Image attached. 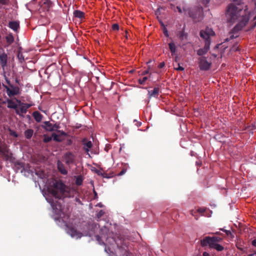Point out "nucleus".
Masks as SVG:
<instances>
[{"mask_svg":"<svg viewBox=\"0 0 256 256\" xmlns=\"http://www.w3.org/2000/svg\"><path fill=\"white\" fill-rule=\"evenodd\" d=\"M104 214V212L103 210H100L99 212L98 213L96 216L98 218H101Z\"/></svg>","mask_w":256,"mask_h":256,"instance_id":"39","label":"nucleus"},{"mask_svg":"<svg viewBox=\"0 0 256 256\" xmlns=\"http://www.w3.org/2000/svg\"><path fill=\"white\" fill-rule=\"evenodd\" d=\"M84 150L86 152H88V148H90L92 147V144L91 141H86L85 142V140H84Z\"/></svg>","mask_w":256,"mask_h":256,"instance_id":"24","label":"nucleus"},{"mask_svg":"<svg viewBox=\"0 0 256 256\" xmlns=\"http://www.w3.org/2000/svg\"><path fill=\"white\" fill-rule=\"evenodd\" d=\"M198 64L200 69L201 70L207 71L209 70L212 66V62L207 60L206 56H200L198 58Z\"/></svg>","mask_w":256,"mask_h":256,"instance_id":"4","label":"nucleus"},{"mask_svg":"<svg viewBox=\"0 0 256 256\" xmlns=\"http://www.w3.org/2000/svg\"><path fill=\"white\" fill-rule=\"evenodd\" d=\"M6 102L8 103V108H13L15 110L16 114H19V110L18 108V104H16L12 100L7 98L6 102L3 101L2 102V104H5Z\"/></svg>","mask_w":256,"mask_h":256,"instance_id":"10","label":"nucleus"},{"mask_svg":"<svg viewBox=\"0 0 256 256\" xmlns=\"http://www.w3.org/2000/svg\"><path fill=\"white\" fill-rule=\"evenodd\" d=\"M202 256H210V254L206 252H203Z\"/></svg>","mask_w":256,"mask_h":256,"instance_id":"53","label":"nucleus"},{"mask_svg":"<svg viewBox=\"0 0 256 256\" xmlns=\"http://www.w3.org/2000/svg\"><path fill=\"white\" fill-rule=\"evenodd\" d=\"M236 6L234 4L228 5L226 16L228 22L234 23L238 21V24L234 27V30H240L248 22L250 18V12L248 6Z\"/></svg>","mask_w":256,"mask_h":256,"instance_id":"1","label":"nucleus"},{"mask_svg":"<svg viewBox=\"0 0 256 256\" xmlns=\"http://www.w3.org/2000/svg\"><path fill=\"white\" fill-rule=\"evenodd\" d=\"M34 131L32 129H28L24 132L25 137L28 139H30L33 134Z\"/></svg>","mask_w":256,"mask_h":256,"instance_id":"27","label":"nucleus"},{"mask_svg":"<svg viewBox=\"0 0 256 256\" xmlns=\"http://www.w3.org/2000/svg\"><path fill=\"white\" fill-rule=\"evenodd\" d=\"M125 247H127L126 246L124 245V246H122L121 248H124V256H132V254L130 252L126 249H125Z\"/></svg>","mask_w":256,"mask_h":256,"instance_id":"32","label":"nucleus"},{"mask_svg":"<svg viewBox=\"0 0 256 256\" xmlns=\"http://www.w3.org/2000/svg\"><path fill=\"white\" fill-rule=\"evenodd\" d=\"M254 20H256V16L254 17Z\"/></svg>","mask_w":256,"mask_h":256,"instance_id":"62","label":"nucleus"},{"mask_svg":"<svg viewBox=\"0 0 256 256\" xmlns=\"http://www.w3.org/2000/svg\"><path fill=\"white\" fill-rule=\"evenodd\" d=\"M178 36L181 40H183L187 39L188 34L182 30L178 32Z\"/></svg>","mask_w":256,"mask_h":256,"instance_id":"26","label":"nucleus"},{"mask_svg":"<svg viewBox=\"0 0 256 256\" xmlns=\"http://www.w3.org/2000/svg\"><path fill=\"white\" fill-rule=\"evenodd\" d=\"M178 56H176L174 58V61L176 62H178Z\"/></svg>","mask_w":256,"mask_h":256,"instance_id":"54","label":"nucleus"},{"mask_svg":"<svg viewBox=\"0 0 256 256\" xmlns=\"http://www.w3.org/2000/svg\"><path fill=\"white\" fill-rule=\"evenodd\" d=\"M32 116L34 118L35 120L38 122H40L43 117V116L38 111L33 112Z\"/></svg>","mask_w":256,"mask_h":256,"instance_id":"22","label":"nucleus"},{"mask_svg":"<svg viewBox=\"0 0 256 256\" xmlns=\"http://www.w3.org/2000/svg\"><path fill=\"white\" fill-rule=\"evenodd\" d=\"M7 55L5 53L0 54V64L4 68L7 63Z\"/></svg>","mask_w":256,"mask_h":256,"instance_id":"18","label":"nucleus"},{"mask_svg":"<svg viewBox=\"0 0 256 256\" xmlns=\"http://www.w3.org/2000/svg\"><path fill=\"white\" fill-rule=\"evenodd\" d=\"M62 158L66 164L70 165L74 162L76 156L72 152H68L64 154Z\"/></svg>","mask_w":256,"mask_h":256,"instance_id":"7","label":"nucleus"},{"mask_svg":"<svg viewBox=\"0 0 256 256\" xmlns=\"http://www.w3.org/2000/svg\"><path fill=\"white\" fill-rule=\"evenodd\" d=\"M58 132L60 133L59 134H56V133L52 134V137L53 140L56 142H62L64 140V138H62V136H66V134L64 132L61 130H58Z\"/></svg>","mask_w":256,"mask_h":256,"instance_id":"12","label":"nucleus"},{"mask_svg":"<svg viewBox=\"0 0 256 256\" xmlns=\"http://www.w3.org/2000/svg\"><path fill=\"white\" fill-rule=\"evenodd\" d=\"M256 26V22H255L254 26H252V28H254Z\"/></svg>","mask_w":256,"mask_h":256,"instance_id":"58","label":"nucleus"},{"mask_svg":"<svg viewBox=\"0 0 256 256\" xmlns=\"http://www.w3.org/2000/svg\"><path fill=\"white\" fill-rule=\"evenodd\" d=\"M252 244L253 246L256 247V239H254L252 241Z\"/></svg>","mask_w":256,"mask_h":256,"instance_id":"51","label":"nucleus"},{"mask_svg":"<svg viewBox=\"0 0 256 256\" xmlns=\"http://www.w3.org/2000/svg\"><path fill=\"white\" fill-rule=\"evenodd\" d=\"M16 102L18 104V105L20 106V109H18L20 113L19 114H18L20 116L23 117V114H26L28 110H26L24 106L23 105V104L20 100L16 99Z\"/></svg>","mask_w":256,"mask_h":256,"instance_id":"16","label":"nucleus"},{"mask_svg":"<svg viewBox=\"0 0 256 256\" xmlns=\"http://www.w3.org/2000/svg\"><path fill=\"white\" fill-rule=\"evenodd\" d=\"M149 73V70H146L144 71L142 73V75H145V74H148Z\"/></svg>","mask_w":256,"mask_h":256,"instance_id":"52","label":"nucleus"},{"mask_svg":"<svg viewBox=\"0 0 256 256\" xmlns=\"http://www.w3.org/2000/svg\"><path fill=\"white\" fill-rule=\"evenodd\" d=\"M222 240V238L218 236H206L200 240V244L202 247L208 246L210 248H214L215 246Z\"/></svg>","mask_w":256,"mask_h":256,"instance_id":"3","label":"nucleus"},{"mask_svg":"<svg viewBox=\"0 0 256 256\" xmlns=\"http://www.w3.org/2000/svg\"><path fill=\"white\" fill-rule=\"evenodd\" d=\"M57 167L58 171L62 174L66 175L68 174V170H66L64 165L60 161L57 162Z\"/></svg>","mask_w":256,"mask_h":256,"instance_id":"14","label":"nucleus"},{"mask_svg":"<svg viewBox=\"0 0 256 256\" xmlns=\"http://www.w3.org/2000/svg\"><path fill=\"white\" fill-rule=\"evenodd\" d=\"M52 206L54 210L56 208L58 210V212H56V214L58 215L60 218H62L63 217L62 216V214L64 215V214L62 212L61 205L59 204H54V203H52Z\"/></svg>","mask_w":256,"mask_h":256,"instance_id":"20","label":"nucleus"},{"mask_svg":"<svg viewBox=\"0 0 256 256\" xmlns=\"http://www.w3.org/2000/svg\"><path fill=\"white\" fill-rule=\"evenodd\" d=\"M164 65H165L164 62H160V63L159 64V65H158V68H162L163 67H164Z\"/></svg>","mask_w":256,"mask_h":256,"instance_id":"47","label":"nucleus"},{"mask_svg":"<svg viewBox=\"0 0 256 256\" xmlns=\"http://www.w3.org/2000/svg\"><path fill=\"white\" fill-rule=\"evenodd\" d=\"M148 80V78L146 76H144L142 78V79L138 80V82L140 84H143L145 82Z\"/></svg>","mask_w":256,"mask_h":256,"instance_id":"38","label":"nucleus"},{"mask_svg":"<svg viewBox=\"0 0 256 256\" xmlns=\"http://www.w3.org/2000/svg\"><path fill=\"white\" fill-rule=\"evenodd\" d=\"M224 232H226V234L227 236H229L232 234L230 230H224Z\"/></svg>","mask_w":256,"mask_h":256,"instance_id":"50","label":"nucleus"},{"mask_svg":"<svg viewBox=\"0 0 256 256\" xmlns=\"http://www.w3.org/2000/svg\"><path fill=\"white\" fill-rule=\"evenodd\" d=\"M176 8L178 10V12L180 14H182L184 12L186 14L187 12V11L188 10V8H183V9L182 10L180 6H177L176 7Z\"/></svg>","mask_w":256,"mask_h":256,"instance_id":"33","label":"nucleus"},{"mask_svg":"<svg viewBox=\"0 0 256 256\" xmlns=\"http://www.w3.org/2000/svg\"><path fill=\"white\" fill-rule=\"evenodd\" d=\"M216 234H221L220 233V232H216L214 233Z\"/></svg>","mask_w":256,"mask_h":256,"instance_id":"57","label":"nucleus"},{"mask_svg":"<svg viewBox=\"0 0 256 256\" xmlns=\"http://www.w3.org/2000/svg\"><path fill=\"white\" fill-rule=\"evenodd\" d=\"M188 14L190 17L192 18L194 20L197 21L199 20V19H197V14H198L200 15L201 13V12L200 10H188Z\"/></svg>","mask_w":256,"mask_h":256,"instance_id":"15","label":"nucleus"},{"mask_svg":"<svg viewBox=\"0 0 256 256\" xmlns=\"http://www.w3.org/2000/svg\"><path fill=\"white\" fill-rule=\"evenodd\" d=\"M238 30H234V28L232 32H230L229 36L225 40V42H228L234 38L238 37V35L237 34V32Z\"/></svg>","mask_w":256,"mask_h":256,"instance_id":"19","label":"nucleus"},{"mask_svg":"<svg viewBox=\"0 0 256 256\" xmlns=\"http://www.w3.org/2000/svg\"><path fill=\"white\" fill-rule=\"evenodd\" d=\"M160 92V89L159 87H155L153 90H148V98H151L152 97L158 98Z\"/></svg>","mask_w":256,"mask_h":256,"instance_id":"13","label":"nucleus"},{"mask_svg":"<svg viewBox=\"0 0 256 256\" xmlns=\"http://www.w3.org/2000/svg\"><path fill=\"white\" fill-rule=\"evenodd\" d=\"M233 48H234V50H236V51H239L240 50V48H239L238 46H236V44L234 45Z\"/></svg>","mask_w":256,"mask_h":256,"instance_id":"48","label":"nucleus"},{"mask_svg":"<svg viewBox=\"0 0 256 256\" xmlns=\"http://www.w3.org/2000/svg\"><path fill=\"white\" fill-rule=\"evenodd\" d=\"M200 36L204 40L205 42L208 41L210 42V36H214L215 33L212 28H206L205 30H202L200 32Z\"/></svg>","mask_w":256,"mask_h":256,"instance_id":"5","label":"nucleus"},{"mask_svg":"<svg viewBox=\"0 0 256 256\" xmlns=\"http://www.w3.org/2000/svg\"><path fill=\"white\" fill-rule=\"evenodd\" d=\"M83 182V180L82 178V177L80 176H77L76 177V180L75 182L77 186H80L82 184Z\"/></svg>","mask_w":256,"mask_h":256,"instance_id":"29","label":"nucleus"},{"mask_svg":"<svg viewBox=\"0 0 256 256\" xmlns=\"http://www.w3.org/2000/svg\"><path fill=\"white\" fill-rule=\"evenodd\" d=\"M232 1L234 2H235L236 4H238V5H240V0H231Z\"/></svg>","mask_w":256,"mask_h":256,"instance_id":"49","label":"nucleus"},{"mask_svg":"<svg viewBox=\"0 0 256 256\" xmlns=\"http://www.w3.org/2000/svg\"><path fill=\"white\" fill-rule=\"evenodd\" d=\"M66 188V185L62 181H56L54 184V187L51 190L50 192L55 198L60 199L64 196Z\"/></svg>","mask_w":256,"mask_h":256,"instance_id":"2","label":"nucleus"},{"mask_svg":"<svg viewBox=\"0 0 256 256\" xmlns=\"http://www.w3.org/2000/svg\"><path fill=\"white\" fill-rule=\"evenodd\" d=\"M125 168H122V170L120 171V172L118 174V175L119 176H122L124 174L126 173V170H127V167H128V165L126 164L125 165Z\"/></svg>","mask_w":256,"mask_h":256,"instance_id":"36","label":"nucleus"},{"mask_svg":"<svg viewBox=\"0 0 256 256\" xmlns=\"http://www.w3.org/2000/svg\"><path fill=\"white\" fill-rule=\"evenodd\" d=\"M251 252H252L251 254H248V256H254V255L256 254V250H252Z\"/></svg>","mask_w":256,"mask_h":256,"instance_id":"46","label":"nucleus"},{"mask_svg":"<svg viewBox=\"0 0 256 256\" xmlns=\"http://www.w3.org/2000/svg\"><path fill=\"white\" fill-rule=\"evenodd\" d=\"M52 128H54V131L60 128V126L59 124H52Z\"/></svg>","mask_w":256,"mask_h":256,"instance_id":"43","label":"nucleus"},{"mask_svg":"<svg viewBox=\"0 0 256 256\" xmlns=\"http://www.w3.org/2000/svg\"><path fill=\"white\" fill-rule=\"evenodd\" d=\"M0 154H2L6 160H10L12 158V154L6 146H0Z\"/></svg>","mask_w":256,"mask_h":256,"instance_id":"9","label":"nucleus"},{"mask_svg":"<svg viewBox=\"0 0 256 256\" xmlns=\"http://www.w3.org/2000/svg\"><path fill=\"white\" fill-rule=\"evenodd\" d=\"M237 248L240 250H243V248L240 246H237Z\"/></svg>","mask_w":256,"mask_h":256,"instance_id":"56","label":"nucleus"},{"mask_svg":"<svg viewBox=\"0 0 256 256\" xmlns=\"http://www.w3.org/2000/svg\"><path fill=\"white\" fill-rule=\"evenodd\" d=\"M102 176H103V177H104V178H108V177L107 176V174H104L102 175Z\"/></svg>","mask_w":256,"mask_h":256,"instance_id":"55","label":"nucleus"},{"mask_svg":"<svg viewBox=\"0 0 256 256\" xmlns=\"http://www.w3.org/2000/svg\"><path fill=\"white\" fill-rule=\"evenodd\" d=\"M9 2V0H0V4L2 5H6Z\"/></svg>","mask_w":256,"mask_h":256,"instance_id":"42","label":"nucleus"},{"mask_svg":"<svg viewBox=\"0 0 256 256\" xmlns=\"http://www.w3.org/2000/svg\"><path fill=\"white\" fill-rule=\"evenodd\" d=\"M68 233L72 237L76 238H80L82 236L80 232L78 231L75 228L71 226H68Z\"/></svg>","mask_w":256,"mask_h":256,"instance_id":"8","label":"nucleus"},{"mask_svg":"<svg viewBox=\"0 0 256 256\" xmlns=\"http://www.w3.org/2000/svg\"><path fill=\"white\" fill-rule=\"evenodd\" d=\"M206 210V209L204 208H199L198 209L197 211L199 212V213H201V214H202L204 213Z\"/></svg>","mask_w":256,"mask_h":256,"instance_id":"44","label":"nucleus"},{"mask_svg":"<svg viewBox=\"0 0 256 256\" xmlns=\"http://www.w3.org/2000/svg\"><path fill=\"white\" fill-rule=\"evenodd\" d=\"M1 100V99H0V100Z\"/></svg>","mask_w":256,"mask_h":256,"instance_id":"63","label":"nucleus"},{"mask_svg":"<svg viewBox=\"0 0 256 256\" xmlns=\"http://www.w3.org/2000/svg\"><path fill=\"white\" fill-rule=\"evenodd\" d=\"M44 126H42V128L45 129L46 131L52 132L54 128H52V124L49 121H45L43 122Z\"/></svg>","mask_w":256,"mask_h":256,"instance_id":"21","label":"nucleus"},{"mask_svg":"<svg viewBox=\"0 0 256 256\" xmlns=\"http://www.w3.org/2000/svg\"><path fill=\"white\" fill-rule=\"evenodd\" d=\"M169 48L170 50L172 56H174L176 52V48L174 42H171L168 44Z\"/></svg>","mask_w":256,"mask_h":256,"instance_id":"23","label":"nucleus"},{"mask_svg":"<svg viewBox=\"0 0 256 256\" xmlns=\"http://www.w3.org/2000/svg\"><path fill=\"white\" fill-rule=\"evenodd\" d=\"M18 58L21 62L24 61V56L22 53L19 52L18 54Z\"/></svg>","mask_w":256,"mask_h":256,"instance_id":"35","label":"nucleus"},{"mask_svg":"<svg viewBox=\"0 0 256 256\" xmlns=\"http://www.w3.org/2000/svg\"><path fill=\"white\" fill-rule=\"evenodd\" d=\"M74 16L76 18L82 19L84 16V13L80 10H76L74 12Z\"/></svg>","mask_w":256,"mask_h":256,"instance_id":"25","label":"nucleus"},{"mask_svg":"<svg viewBox=\"0 0 256 256\" xmlns=\"http://www.w3.org/2000/svg\"><path fill=\"white\" fill-rule=\"evenodd\" d=\"M23 105L24 106L26 110H28V109L30 108L32 105V104H26V103H23L22 102Z\"/></svg>","mask_w":256,"mask_h":256,"instance_id":"41","label":"nucleus"},{"mask_svg":"<svg viewBox=\"0 0 256 256\" xmlns=\"http://www.w3.org/2000/svg\"><path fill=\"white\" fill-rule=\"evenodd\" d=\"M52 136H50L48 135L45 134L44 136L43 141L44 142H48L52 140Z\"/></svg>","mask_w":256,"mask_h":256,"instance_id":"30","label":"nucleus"},{"mask_svg":"<svg viewBox=\"0 0 256 256\" xmlns=\"http://www.w3.org/2000/svg\"><path fill=\"white\" fill-rule=\"evenodd\" d=\"M7 83L12 88V90L10 89V88L6 85H3L4 88L6 89V93L10 97H12L15 95L18 94H19V88L18 86L14 87L12 85L10 84V80H6Z\"/></svg>","mask_w":256,"mask_h":256,"instance_id":"6","label":"nucleus"},{"mask_svg":"<svg viewBox=\"0 0 256 256\" xmlns=\"http://www.w3.org/2000/svg\"><path fill=\"white\" fill-rule=\"evenodd\" d=\"M162 26L164 27V29H163V32H164V36L166 37H168L169 34H168V31L166 28L164 26V24L163 23H162Z\"/></svg>","mask_w":256,"mask_h":256,"instance_id":"34","label":"nucleus"},{"mask_svg":"<svg viewBox=\"0 0 256 256\" xmlns=\"http://www.w3.org/2000/svg\"><path fill=\"white\" fill-rule=\"evenodd\" d=\"M214 248L218 252H221L224 250V246L220 245L218 244H216Z\"/></svg>","mask_w":256,"mask_h":256,"instance_id":"31","label":"nucleus"},{"mask_svg":"<svg viewBox=\"0 0 256 256\" xmlns=\"http://www.w3.org/2000/svg\"><path fill=\"white\" fill-rule=\"evenodd\" d=\"M255 8H256V0H254Z\"/></svg>","mask_w":256,"mask_h":256,"instance_id":"60","label":"nucleus"},{"mask_svg":"<svg viewBox=\"0 0 256 256\" xmlns=\"http://www.w3.org/2000/svg\"><path fill=\"white\" fill-rule=\"evenodd\" d=\"M210 48V42L208 41H207L206 42L204 43V46L203 48H200L197 50L196 54L199 56H204L208 52Z\"/></svg>","mask_w":256,"mask_h":256,"instance_id":"11","label":"nucleus"},{"mask_svg":"<svg viewBox=\"0 0 256 256\" xmlns=\"http://www.w3.org/2000/svg\"><path fill=\"white\" fill-rule=\"evenodd\" d=\"M112 28L113 30H118L120 27L118 24H114L112 25Z\"/></svg>","mask_w":256,"mask_h":256,"instance_id":"37","label":"nucleus"},{"mask_svg":"<svg viewBox=\"0 0 256 256\" xmlns=\"http://www.w3.org/2000/svg\"><path fill=\"white\" fill-rule=\"evenodd\" d=\"M6 41L8 44H12L14 41V38L12 34H9L6 37Z\"/></svg>","mask_w":256,"mask_h":256,"instance_id":"28","label":"nucleus"},{"mask_svg":"<svg viewBox=\"0 0 256 256\" xmlns=\"http://www.w3.org/2000/svg\"><path fill=\"white\" fill-rule=\"evenodd\" d=\"M71 143H72V141H71V140H68V144H71Z\"/></svg>","mask_w":256,"mask_h":256,"instance_id":"59","label":"nucleus"},{"mask_svg":"<svg viewBox=\"0 0 256 256\" xmlns=\"http://www.w3.org/2000/svg\"><path fill=\"white\" fill-rule=\"evenodd\" d=\"M8 27L14 31L17 32L20 28V23L18 21H11L8 23Z\"/></svg>","mask_w":256,"mask_h":256,"instance_id":"17","label":"nucleus"},{"mask_svg":"<svg viewBox=\"0 0 256 256\" xmlns=\"http://www.w3.org/2000/svg\"><path fill=\"white\" fill-rule=\"evenodd\" d=\"M220 230L223 231L224 232V230H226L224 229V228H220Z\"/></svg>","mask_w":256,"mask_h":256,"instance_id":"61","label":"nucleus"},{"mask_svg":"<svg viewBox=\"0 0 256 256\" xmlns=\"http://www.w3.org/2000/svg\"><path fill=\"white\" fill-rule=\"evenodd\" d=\"M10 134L14 136L15 138H17L18 137V134H16V132H14V131H12V132H10Z\"/></svg>","mask_w":256,"mask_h":256,"instance_id":"45","label":"nucleus"},{"mask_svg":"<svg viewBox=\"0 0 256 256\" xmlns=\"http://www.w3.org/2000/svg\"><path fill=\"white\" fill-rule=\"evenodd\" d=\"M178 67L175 68L176 70L178 71H183V70H184V68L183 67L181 66L179 63H178Z\"/></svg>","mask_w":256,"mask_h":256,"instance_id":"40","label":"nucleus"}]
</instances>
